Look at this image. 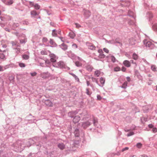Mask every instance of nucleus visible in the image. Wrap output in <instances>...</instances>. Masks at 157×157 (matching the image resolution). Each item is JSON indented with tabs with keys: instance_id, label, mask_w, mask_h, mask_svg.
I'll list each match as a JSON object with an SVG mask.
<instances>
[{
	"instance_id": "obj_41",
	"label": "nucleus",
	"mask_w": 157,
	"mask_h": 157,
	"mask_svg": "<svg viewBox=\"0 0 157 157\" xmlns=\"http://www.w3.org/2000/svg\"><path fill=\"white\" fill-rule=\"evenodd\" d=\"M86 90V93L88 95H90L91 94V93H90L89 91V89L87 88Z\"/></svg>"
},
{
	"instance_id": "obj_60",
	"label": "nucleus",
	"mask_w": 157,
	"mask_h": 157,
	"mask_svg": "<svg viewBox=\"0 0 157 157\" xmlns=\"http://www.w3.org/2000/svg\"><path fill=\"white\" fill-rule=\"evenodd\" d=\"M73 75V76H74L75 77V78L76 79L77 78L78 80H79V79H78V78H77V76H76V75H75L73 74V75Z\"/></svg>"
},
{
	"instance_id": "obj_36",
	"label": "nucleus",
	"mask_w": 157,
	"mask_h": 157,
	"mask_svg": "<svg viewBox=\"0 0 157 157\" xmlns=\"http://www.w3.org/2000/svg\"><path fill=\"white\" fill-rule=\"evenodd\" d=\"M142 146V144L140 143H138L136 144V147L137 148H141Z\"/></svg>"
},
{
	"instance_id": "obj_16",
	"label": "nucleus",
	"mask_w": 157,
	"mask_h": 157,
	"mask_svg": "<svg viewBox=\"0 0 157 157\" xmlns=\"http://www.w3.org/2000/svg\"><path fill=\"white\" fill-rule=\"evenodd\" d=\"M50 43L51 44L52 47H55L57 46L56 44L55 43L53 40L52 39H50Z\"/></svg>"
},
{
	"instance_id": "obj_2",
	"label": "nucleus",
	"mask_w": 157,
	"mask_h": 157,
	"mask_svg": "<svg viewBox=\"0 0 157 157\" xmlns=\"http://www.w3.org/2000/svg\"><path fill=\"white\" fill-rule=\"evenodd\" d=\"M50 57V61L52 62H55L56 61L57 57L56 56L53 54H51L49 55Z\"/></svg>"
},
{
	"instance_id": "obj_10",
	"label": "nucleus",
	"mask_w": 157,
	"mask_h": 157,
	"mask_svg": "<svg viewBox=\"0 0 157 157\" xmlns=\"http://www.w3.org/2000/svg\"><path fill=\"white\" fill-rule=\"evenodd\" d=\"M123 64L125 66L127 67H129L131 66L130 62L127 60H124L123 62Z\"/></svg>"
},
{
	"instance_id": "obj_45",
	"label": "nucleus",
	"mask_w": 157,
	"mask_h": 157,
	"mask_svg": "<svg viewBox=\"0 0 157 157\" xmlns=\"http://www.w3.org/2000/svg\"><path fill=\"white\" fill-rule=\"evenodd\" d=\"M134 134V133L133 132H130V133H128V134H127V136H132V135Z\"/></svg>"
},
{
	"instance_id": "obj_57",
	"label": "nucleus",
	"mask_w": 157,
	"mask_h": 157,
	"mask_svg": "<svg viewBox=\"0 0 157 157\" xmlns=\"http://www.w3.org/2000/svg\"><path fill=\"white\" fill-rule=\"evenodd\" d=\"M87 85V86H89L90 85V83L89 81H87L86 82Z\"/></svg>"
},
{
	"instance_id": "obj_8",
	"label": "nucleus",
	"mask_w": 157,
	"mask_h": 157,
	"mask_svg": "<svg viewBox=\"0 0 157 157\" xmlns=\"http://www.w3.org/2000/svg\"><path fill=\"white\" fill-rule=\"evenodd\" d=\"M3 2L5 4L8 5H11L13 3V0H5Z\"/></svg>"
},
{
	"instance_id": "obj_62",
	"label": "nucleus",
	"mask_w": 157,
	"mask_h": 157,
	"mask_svg": "<svg viewBox=\"0 0 157 157\" xmlns=\"http://www.w3.org/2000/svg\"><path fill=\"white\" fill-rule=\"evenodd\" d=\"M92 79H94V78L93 77H92ZM94 79L95 80H96V82L97 83H98V81L97 80H96L95 78H94Z\"/></svg>"
},
{
	"instance_id": "obj_26",
	"label": "nucleus",
	"mask_w": 157,
	"mask_h": 157,
	"mask_svg": "<svg viewBox=\"0 0 157 157\" xmlns=\"http://www.w3.org/2000/svg\"><path fill=\"white\" fill-rule=\"evenodd\" d=\"M132 57L133 59L134 60H136L138 58V56L137 54L134 53L133 54Z\"/></svg>"
},
{
	"instance_id": "obj_3",
	"label": "nucleus",
	"mask_w": 157,
	"mask_h": 157,
	"mask_svg": "<svg viewBox=\"0 0 157 157\" xmlns=\"http://www.w3.org/2000/svg\"><path fill=\"white\" fill-rule=\"evenodd\" d=\"M50 74L48 72L43 73L41 75V76L44 78H47L50 77Z\"/></svg>"
},
{
	"instance_id": "obj_35",
	"label": "nucleus",
	"mask_w": 157,
	"mask_h": 157,
	"mask_svg": "<svg viewBox=\"0 0 157 157\" xmlns=\"http://www.w3.org/2000/svg\"><path fill=\"white\" fill-rule=\"evenodd\" d=\"M98 57L100 58H104L105 57V55L102 53L101 54H100Z\"/></svg>"
},
{
	"instance_id": "obj_38",
	"label": "nucleus",
	"mask_w": 157,
	"mask_h": 157,
	"mask_svg": "<svg viewBox=\"0 0 157 157\" xmlns=\"http://www.w3.org/2000/svg\"><path fill=\"white\" fill-rule=\"evenodd\" d=\"M41 54L43 55H47V52L45 50H42L41 52Z\"/></svg>"
},
{
	"instance_id": "obj_40",
	"label": "nucleus",
	"mask_w": 157,
	"mask_h": 157,
	"mask_svg": "<svg viewBox=\"0 0 157 157\" xmlns=\"http://www.w3.org/2000/svg\"><path fill=\"white\" fill-rule=\"evenodd\" d=\"M114 71H120V68L119 67H116L114 68Z\"/></svg>"
},
{
	"instance_id": "obj_32",
	"label": "nucleus",
	"mask_w": 157,
	"mask_h": 157,
	"mask_svg": "<svg viewBox=\"0 0 157 157\" xmlns=\"http://www.w3.org/2000/svg\"><path fill=\"white\" fill-rule=\"evenodd\" d=\"M127 84V82H125L123 84L122 87L124 88H126Z\"/></svg>"
},
{
	"instance_id": "obj_49",
	"label": "nucleus",
	"mask_w": 157,
	"mask_h": 157,
	"mask_svg": "<svg viewBox=\"0 0 157 157\" xmlns=\"http://www.w3.org/2000/svg\"><path fill=\"white\" fill-rule=\"evenodd\" d=\"M4 70L3 67L0 66V71H2Z\"/></svg>"
},
{
	"instance_id": "obj_5",
	"label": "nucleus",
	"mask_w": 157,
	"mask_h": 157,
	"mask_svg": "<svg viewBox=\"0 0 157 157\" xmlns=\"http://www.w3.org/2000/svg\"><path fill=\"white\" fill-rule=\"evenodd\" d=\"M11 43L13 48V47L17 48L20 47V45L17 41H12Z\"/></svg>"
},
{
	"instance_id": "obj_34",
	"label": "nucleus",
	"mask_w": 157,
	"mask_h": 157,
	"mask_svg": "<svg viewBox=\"0 0 157 157\" xmlns=\"http://www.w3.org/2000/svg\"><path fill=\"white\" fill-rule=\"evenodd\" d=\"M111 61L113 62V63H114L116 61V58L113 56H111Z\"/></svg>"
},
{
	"instance_id": "obj_22",
	"label": "nucleus",
	"mask_w": 157,
	"mask_h": 157,
	"mask_svg": "<svg viewBox=\"0 0 157 157\" xmlns=\"http://www.w3.org/2000/svg\"><path fill=\"white\" fill-rule=\"evenodd\" d=\"M61 47L64 50H66L67 49V46L64 44H62L61 46Z\"/></svg>"
},
{
	"instance_id": "obj_59",
	"label": "nucleus",
	"mask_w": 157,
	"mask_h": 157,
	"mask_svg": "<svg viewBox=\"0 0 157 157\" xmlns=\"http://www.w3.org/2000/svg\"><path fill=\"white\" fill-rule=\"evenodd\" d=\"M142 157H148L147 155H143L141 156Z\"/></svg>"
},
{
	"instance_id": "obj_33",
	"label": "nucleus",
	"mask_w": 157,
	"mask_h": 157,
	"mask_svg": "<svg viewBox=\"0 0 157 157\" xmlns=\"http://www.w3.org/2000/svg\"><path fill=\"white\" fill-rule=\"evenodd\" d=\"M153 29L155 31L157 30V24H154L153 26Z\"/></svg>"
},
{
	"instance_id": "obj_30",
	"label": "nucleus",
	"mask_w": 157,
	"mask_h": 157,
	"mask_svg": "<svg viewBox=\"0 0 157 157\" xmlns=\"http://www.w3.org/2000/svg\"><path fill=\"white\" fill-rule=\"evenodd\" d=\"M86 69L88 71H91L92 70L93 67L90 66H88L86 67Z\"/></svg>"
},
{
	"instance_id": "obj_27",
	"label": "nucleus",
	"mask_w": 157,
	"mask_h": 157,
	"mask_svg": "<svg viewBox=\"0 0 157 157\" xmlns=\"http://www.w3.org/2000/svg\"><path fill=\"white\" fill-rule=\"evenodd\" d=\"M22 58L24 59H27L29 58V56L26 54H24L22 55Z\"/></svg>"
},
{
	"instance_id": "obj_39",
	"label": "nucleus",
	"mask_w": 157,
	"mask_h": 157,
	"mask_svg": "<svg viewBox=\"0 0 157 157\" xmlns=\"http://www.w3.org/2000/svg\"><path fill=\"white\" fill-rule=\"evenodd\" d=\"M23 23L24 25H28L29 24V21L27 20H25L23 21Z\"/></svg>"
},
{
	"instance_id": "obj_46",
	"label": "nucleus",
	"mask_w": 157,
	"mask_h": 157,
	"mask_svg": "<svg viewBox=\"0 0 157 157\" xmlns=\"http://www.w3.org/2000/svg\"><path fill=\"white\" fill-rule=\"evenodd\" d=\"M36 74H37L36 72H34L33 73H31V76H36Z\"/></svg>"
},
{
	"instance_id": "obj_55",
	"label": "nucleus",
	"mask_w": 157,
	"mask_h": 157,
	"mask_svg": "<svg viewBox=\"0 0 157 157\" xmlns=\"http://www.w3.org/2000/svg\"><path fill=\"white\" fill-rule=\"evenodd\" d=\"M75 25H76V27L77 28H78L79 27H80V25L79 24H75Z\"/></svg>"
},
{
	"instance_id": "obj_25",
	"label": "nucleus",
	"mask_w": 157,
	"mask_h": 157,
	"mask_svg": "<svg viewBox=\"0 0 157 157\" xmlns=\"http://www.w3.org/2000/svg\"><path fill=\"white\" fill-rule=\"evenodd\" d=\"M100 74V72L98 70H97L95 71L94 73L95 75H96L97 77H99Z\"/></svg>"
},
{
	"instance_id": "obj_52",
	"label": "nucleus",
	"mask_w": 157,
	"mask_h": 157,
	"mask_svg": "<svg viewBox=\"0 0 157 157\" xmlns=\"http://www.w3.org/2000/svg\"><path fill=\"white\" fill-rule=\"evenodd\" d=\"M122 71H126V68L124 67H122Z\"/></svg>"
},
{
	"instance_id": "obj_23",
	"label": "nucleus",
	"mask_w": 157,
	"mask_h": 157,
	"mask_svg": "<svg viewBox=\"0 0 157 157\" xmlns=\"http://www.w3.org/2000/svg\"><path fill=\"white\" fill-rule=\"evenodd\" d=\"M69 35L70 37L71 38H73L75 36V34L73 32H71L69 34Z\"/></svg>"
},
{
	"instance_id": "obj_17",
	"label": "nucleus",
	"mask_w": 157,
	"mask_h": 157,
	"mask_svg": "<svg viewBox=\"0 0 157 157\" xmlns=\"http://www.w3.org/2000/svg\"><path fill=\"white\" fill-rule=\"evenodd\" d=\"M14 65L13 64H8L7 65L3 67L4 70L9 68L10 67H13Z\"/></svg>"
},
{
	"instance_id": "obj_42",
	"label": "nucleus",
	"mask_w": 157,
	"mask_h": 157,
	"mask_svg": "<svg viewBox=\"0 0 157 157\" xmlns=\"http://www.w3.org/2000/svg\"><path fill=\"white\" fill-rule=\"evenodd\" d=\"M129 148L128 147H125L124 148H123L122 149V152H123L124 151H125V150H128V149Z\"/></svg>"
},
{
	"instance_id": "obj_31",
	"label": "nucleus",
	"mask_w": 157,
	"mask_h": 157,
	"mask_svg": "<svg viewBox=\"0 0 157 157\" xmlns=\"http://www.w3.org/2000/svg\"><path fill=\"white\" fill-rule=\"evenodd\" d=\"M57 32L56 30H53L52 31V35L54 36H57Z\"/></svg>"
},
{
	"instance_id": "obj_15",
	"label": "nucleus",
	"mask_w": 157,
	"mask_h": 157,
	"mask_svg": "<svg viewBox=\"0 0 157 157\" xmlns=\"http://www.w3.org/2000/svg\"><path fill=\"white\" fill-rule=\"evenodd\" d=\"M8 16H0V19L2 21H3L4 22H6L7 20V17H8Z\"/></svg>"
},
{
	"instance_id": "obj_6",
	"label": "nucleus",
	"mask_w": 157,
	"mask_h": 157,
	"mask_svg": "<svg viewBox=\"0 0 157 157\" xmlns=\"http://www.w3.org/2000/svg\"><path fill=\"white\" fill-rule=\"evenodd\" d=\"M81 118L80 116H75L73 119V122L75 123H76L78 122L80 120Z\"/></svg>"
},
{
	"instance_id": "obj_43",
	"label": "nucleus",
	"mask_w": 157,
	"mask_h": 157,
	"mask_svg": "<svg viewBox=\"0 0 157 157\" xmlns=\"http://www.w3.org/2000/svg\"><path fill=\"white\" fill-rule=\"evenodd\" d=\"M48 39L45 37H44L43 39V41L44 42H46L48 41Z\"/></svg>"
},
{
	"instance_id": "obj_12",
	"label": "nucleus",
	"mask_w": 157,
	"mask_h": 157,
	"mask_svg": "<svg viewBox=\"0 0 157 157\" xmlns=\"http://www.w3.org/2000/svg\"><path fill=\"white\" fill-rule=\"evenodd\" d=\"M88 48L92 50H95L96 48L95 46L93 44H88L87 45Z\"/></svg>"
},
{
	"instance_id": "obj_1",
	"label": "nucleus",
	"mask_w": 157,
	"mask_h": 157,
	"mask_svg": "<svg viewBox=\"0 0 157 157\" xmlns=\"http://www.w3.org/2000/svg\"><path fill=\"white\" fill-rule=\"evenodd\" d=\"M57 65L55 66H53L55 67H59V68H64L65 67V64L64 62L62 61H60L57 63Z\"/></svg>"
},
{
	"instance_id": "obj_44",
	"label": "nucleus",
	"mask_w": 157,
	"mask_h": 157,
	"mask_svg": "<svg viewBox=\"0 0 157 157\" xmlns=\"http://www.w3.org/2000/svg\"><path fill=\"white\" fill-rule=\"evenodd\" d=\"M103 50L105 52H106L107 53H109V51L108 50L107 48H103Z\"/></svg>"
},
{
	"instance_id": "obj_29",
	"label": "nucleus",
	"mask_w": 157,
	"mask_h": 157,
	"mask_svg": "<svg viewBox=\"0 0 157 157\" xmlns=\"http://www.w3.org/2000/svg\"><path fill=\"white\" fill-rule=\"evenodd\" d=\"M19 65L21 67V68L24 67L25 66V63L21 62L19 63Z\"/></svg>"
},
{
	"instance_id": "obj_56",
	"label": "nucleus",
	"mask_w": 157,
	"mask_h": 157,
	"mask_svg": "<svg viewBox=\"0 0 157 157\" xmlns=\"http://www.w3.org/2000/svg\"><path fill=\"white\" fill-rule=\"evenodd\" d=\"M14 79V77L13 76H11L10 77V79L11 80H12Z\"/></svg>"
},
{
	"instance_id": "obj_54",
	"label": "nucleus",
	"mask_w": 157,
	"mask_h": 157,
	"mask_svg": "<svg viewBox=\"0 0 157 157\" xmlns=\"http://www.w3.org/2000/svg\"><path fill=\"white\" fill-rule=\"evenodd\" d=\"M5 31H7L8 32H10V30L7 28H5Z\"/></svg>"
},
{
	"instance_id": "obj_63",
	"label": "nucleus",
	"mask_w": 157,
	"mask_h": 157,
	"mask_svg": "<svg viewBox=\"0 0 157 157\" xmlns=\"http://www.w3.org/2000/svg\"><path fill=\"white\" fill-rule=\"evenodd\" d=\"M127 80L128 81H130V78L129 77H127Z\"/></svg>"
},
{
	"instance_id": "obj_61",
	"label": "nucleus",
	"mask_w": 157,
	"mask_h": 157,
	"mask_svg": "<svg viewBox=\"0 0 157 157\" xmlns=\"http://www.w3.org/2000/svg\"><path fill=\"white\" fill-rule=\"evenodd\" d=\"M7 47V46L6 44H4L2 45V47L3 48H6Z\"/></svg>"
},
{
	"instance_id": "obj_9",
	"label": "nucleus",
	"mask_w": 157,
	"mask_h": 157,
	"mask_svg": "<svg viewBox=\"0 0 157 157\" xmlns=\"http://www.w3.org/2000/svg\"><path fill=\"white\" fill-rule=\"evenodd\" d=\"M0 51L1 52H2V51L0 50ZM6 52V50H4L2 51V53H1L0 54V58L2 59H6L5 58V56L3 53H5Z\"/></svg>"
},
{
	"instance_id": "obj_48",
	"label": "nucleus",
	"mask_w": 157,
	"mask_h": 157,
	"mask_svg": "<svg viewBox=\"0 0 157 157\" xmlns=\"http://www.w3.org/2000/svg\"><path fill=\"white\" fill-rule=\"evenodd\" d=\"M97 98L98 100H100L101 99V97L99 95H97Z\"/></svg>"
},
{
	"instance_id": "obj_47",
	"label": "nucleus",
	"mask_w": 157,
	"mask_h": 157,
	"mask_svg": "<svg viewBox=\"0 0 157 157\" xmlns=\"http://www.w3.org/2000/svg\"><path fill=\"white\" fill-rule=\"evenodd\" d=\"M152 131L154 133L156 132H157V129L156 128H153Z\"/></svg>"
},
{
	"instance_id": "obj_14",
	"label": "nucleus",
	"mask_w": 157,
	"mask_h": 157,
	"mask_svg": "<svg viewBox=\"0 0 157 157\" xmlns=\"http://www.w3.org/2000/svg\"><path fill=\"white\" fill-rule=\"evenodd\" d=\"M58 147L61 150H63L65 148V145L64 144H63L61 143L59 144L58 145Z\"/></svg>"
},
{
	"instance_id": "obj_18",
	"label": "nucleus",
	"mask_w": 157,
	"mask_h": 157,
	"mask_svg": "<svg viewBox=\"0 0 157 157\" xmlns=\"http://www.w3.org/2000/svg\"><path fill=\"white\" fill-rule=\"evenodd\" d=\"M13 49L15 50V51L17 54H18L20 52L21 49L19 48L13 47Z\"/></svg>"
},
{
	"instance_id": "obj_19",
	"label": "nucleus",
	"mask_w": 157,
	"mask_h": 157,
	"mask_svg": "<svg viewBox=\"0 0 157 157\" xmlns=\"http://www.w3.org/2000/svg\"><path fill=\"white\" fill-rule=\"evenodd\" d=\"M74 134L76 137H78L79 136V131L78 129H76L74 131Z\"/></svg>"
},
{
	"instance_id": "obj_11",
	"label": "nucleus",
	"mask_w": 157,
	"mask_h": 157,
	"mask_svg": "<svg viewBox=\"0 0 157 157\" xmlns=\"http://www.w3.org/2000/svg\"><path fill=\"white\" fill-rule=\"evenodd\" d=\"M45 104L47 106L50 107H52L53 106L52 102L49 100H46L45 101Z\"/></svg>"
},
{
	"instance_id": "obj_58",
	"label": "nucleus",
	"mask_w": 157,
	"mask_h": 157,
	"mask_svg": "<svg viewBox=\"0 0 157 157\" xmlns=\"http://www.w3.org/2000/svg\"><path fill=\"white\" fill-rule=\"evenodd\" d=\"M153 125L152 124H149V127L150 128H152L153 127Z\"/></svg>"
},
{
	"instance_id": "obj_50",
	"label": "nucleus",
	"mask_w": 157,
	"mask_h": 157,
	"mask_svg": "<svg viewBox=\"0 0 157 157\" xmlns=\"http://www.w3.org/2000/svg\"><path fill=\"white\" fill-rule=\"evenodd\" d=\"M98 52L100 54H101L103 53L102 50L101 49H99L98 51Z\"/></svg>"
},
{
	"instance_id": "obj_28",
	"label": "nucleus",
	"mask_w": 157,
	"mask_h": 157,
	"mask_svg": "<svg viewBox=\"0 0 157 157\" xmlns=\"http://www.w3.org/2000/svg\"><path fill=\"white\" fill-rule=\"evenodd\" d=\"M105 79L102 77H101L100 78V81L101 84L102 85H103L105 82Z\"/></svg>"
},
{
	"instance_id": "obj_64",
	"label": "nucleus",
	"mask_w": 157,
	"mask_h": 157,
	"mask_svg": "<svg viewBox=\"0 0 157 157\" xmlns=\"http://www.w3.org/2000/svg\"><path fill=\"white\" fill-rule=\"evenodd\" d=\"M130 61H131V63H134V61H133V60H131Z\"/></svg>"
},
{
	"instance_id": "obj_51",
	"label": "nucleus",
	"mask_w": 157,
	"mask_h": 157,
	"mask_svg": "<svg viewBox=\"0 0 157 157\" xmlns=\"http://www.w3.org/2000/svg\"><path fill=\"white\" fill-rule=\"evenodd\" d=\"M45 63L46 64H49L50 63V62L49 60H46L45 61Z\"/></svg>"
},
{
	"instance_id": "obj_53",
	"label": "nucleus",
	"mask_w": 157,
	"mask_h": 157,
	"mask_svg": "<svg viewBox=\"0 0 157 157\" xmlns=\"http://www.w3.org/2000/svg\"><path fill=\"white\" fill-rule=\"evenodd\" d=\"M72 47L75 48H77V46L76 44H73L72 45Z\"/></svg>"
},
{
	"instance_id": "obj_21",
	"label": "nucleus",
	"mask_w": 157,
	"mask_h": 157,
	"mask_svg": "<svg viewBox=\"0 0 157 157\" xmlns=\"http://www.w3.org/2000/svg\"><path fill=\"white\" fill-rule=\"evenodd\" d=\"M31 15L32 16H34L38 14L36 11L34 10L32 11L31 12Z\"/></svg>"
},
{
	"instance_id": "obj_7",
	"label": "nucleus",
	"mask_w": 157,
	"mask_h": 157,
	"mask_svg": "<svg viewBox=\"0 0 157 157\" xmlns=\"http://www.w3.org/2000/svg\"><path fill=\"white\" fill-rule=\"evenodd\" d=\"M30 6H34L35 8L37 10H38L40 9V6L37 4H36L34 5L33 2H30Z\"/></svg>"
},
{
	"instance_id": "obj_24",
	"label": "nucleus",
	"mask_w": 157,
	"mask_h": 157,
	"mask_svg": "<svg viewBox=\"0 0 157 157\" xmlns=\"http://www.w3.org/2000/svg\"><path fill=\"white\" fill-rule=\"evenodd\" d=\"M20 43L21 44H25L26 42V40L25 38L20 39Z\"/></svg>"
},
{
	"instance_id": "obj_37",
	"label": "nucleus",
	"mask_w": 157,
	"mask_h": 157,
	"mask_svg": "<svg viewBox=\"0 0 157 157\" xmlns=\"http://www.w3.org/2000/svg\"><path fill=\"white\" fill-rule=\"evenodd\" d=\"M75 63L76 65L78 67L81 66L82 65L81 63L78 61L76 62Z\"/></svg>"
},
{
	"instance_id": "obj_4",
	"label": "nucleus",
	"mask_w": 157,
	"mask_h": 157,
	"mask_svg": "<svg viewBox=\"0 0 157 157\" xmlns=\"http://www.w3.org/2000/svg\"><path fill=\"white\" fill-rule=\"evenodd\" d=\"M144 44L147 47H150L152 45V43L150 41H147L146 40H144Z\"/></svg>"
},
{
	"instance_id": "obj_13",
	"label": "nucleus",
	"mask_w": 157,
	"mask_h": 157,
	"mask_svg": "<svg viewBox=\"0 0 157 157\" xmlns=\"http://www.w3.org/2000/svg\"><path fill=\"white\" fill-rule=\"evenodd\" d=\"M90 124V123L89 121H86L83 123L82 124V126L84 128H86Z\"/></svg>"
},
{
	"instance_id": "obj_20",
	"label": "nucleus",
	"mask_w": 157,
	"mask_h": 157,
	"mask_svg": "<svg viewBox=\"0 0 157 157\" xmlns=\"http://www.w3.org/2000/svg\"><path fill=\"white\" fill-rule=\"evenodd\" d=\"M151 70L154 71H157V68L155 65H152L151 66Z\"/></svg>"
}]
</instances>
